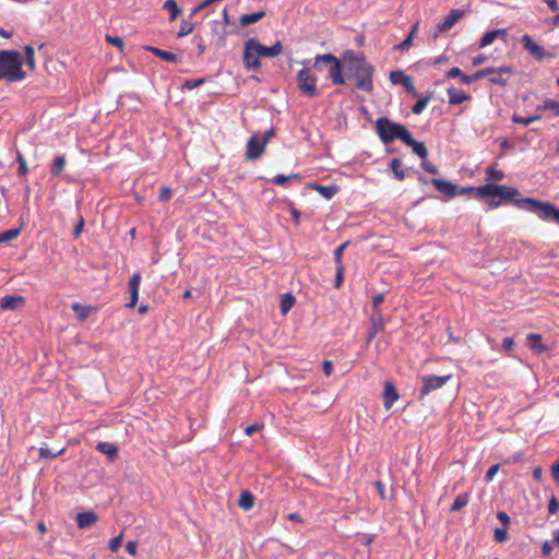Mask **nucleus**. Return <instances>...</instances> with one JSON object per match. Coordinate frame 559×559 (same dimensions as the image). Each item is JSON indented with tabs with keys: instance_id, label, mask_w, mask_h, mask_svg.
<instances>
[{
	"instance_id": "nucleus-1",
	"label": "nucleus",
	"mask_w": 559,
	"mask_h": 559,
	"mask_svg": "<svg viewBox=\"0 0 559 559\" xmlns=\"http://www.w3.org/2000/svg\"><path fill=\"white\" fill-rule=\"evenodd\" d=\"M476 195L480 199L486 198H499V200L492 199L489 202L491 207H498L502 202L513 200L514 205L523 211L531 212L537 215L538 218L554 223L559 226V209L556 207L550 202H543L533 198H518L520 195V191L516 188L495 185V183H486L484 186H479L476 189Z\"/></svg>"
},
{
	"instance_id": "nucleus-2",
	"label": "nucleus",
	"mask_w": 559,
	"mask_h": 559,
	"mask_svg": "<svg viewBox=\"0 0 559 559\" xmlns=\"http://www.w3.org/2000/svg\"><path fill=\"white\" fill-rule=\"evenodd\" d=\"M342 60L348 78L355 79L356 87L368 93L372 92L374 68L367 61L365 55L354 50H345Z\"/></svg>"
},
{
	"instance_id": "nucleus-3",
	"label": "nucleus",
	"mask_w": 559,
	"mask_h": 559,
	"mask_svg": "<svg viewBox=\"0 0 559 559\" xmlns=\"http://www.w3.org/2000/svg\"><path fill=\"white\" fill-rule=\"evenodd\" d=\"M23 58L16 50H0V75L8 82H20L26 72L22 69Z\"/></svg>"
},
{
	"instance_id": "nucleus-4",
	"label": "nucleus",
	"mask_w": 559,
	"mask_h": 559,
	"mask_svg": "<svg viewBox=\"0 0 559 559\" xmlns=\"http://www.w3.org/2000/svg\"><path fill=\"white\" fill-rule=\"evenodd\" d=\"M376 131L383 144H389L395 139L404 142L409 133L404 124L394 122L388 117H380L376 120Z\"/></svg>"
},
{
	"instance_id": "nucleus-5",
	"label": "nucleus",
	"mask_w": 559,
	"mask_h": 559,
	"mask_svg": "<svg viewBox=\"0 0 559 559\" xmlns=\"http://www.w3.org/2000/svg\"><path fill=\"white\" fill-rule=\"evenodd\" d=\"M322 64L328 68V79H330L334 85L345 84L342 61L332 53L317 55L312 67L318 71H322Z\"/></svg>"
},
{
	"instance_id": "nucleus-6",
	"label": "nucleus",
	"mask_w": 559,
	"mask_h": 559,
	"mask_svg": "<svg viewBox=\"0 0 559 559\" xmlns=\"http://www.w3.org/2000/svg\"><path fill=\"white\" fill-rule=\"evenodd\" d=\"M310 60H304L301 63L304 68L297 72L296 82L299 91L302 95L308 97H317L319 96V92L317 88V76L311 74L308 66L310 64Z\"/></svg>"
},
{
	"instance_id": "nucleus-7",
	"label": "nucleus",
	"mask_w": 559,
	"mask_h": 559,
	"mask_svg": "<svg viewBox=\"0 0 559 559\" xmlns=\"http://www.w3.org/2000/svg\"><path fill=\"white\" fill-rule=\"evenodd\" d=\"M481 71L486 72L485 78L488 76V81L490 84L506 86L511 78L514 74L515 70L513 67H488L481 69Z\"/></svg>"
},
{
	"instance_id": "nucleus-8",
	"label": "nucleus",
	"mask_w": 559,
	"mask_h": 559,
	"mask_svg": "<svg viewBox=\"0 0 559 559\" xmlns=\"http://www.w3.org/2000/svg\"><path fill=\"white\" fill-rule=\"evenodd\" d=\"M242 61L247 70L254 72L260 70V56H258V53L255 52L254 38H249L245 43Z\"/></svg>"
},
{
	"instance_id": "nucleus-9",
	"label": "nucleus",
	"mask_w": 559,
	"mask_h": 559,
	"mask_svg": "<svg viewBox=\"0 0 559 559\" xmlns=\"http://www.w3.org/2000/svg\"><path fill=\"white\" fill-rule=\"evenodd\" d=\"M265 141H262L260 139L259 134H252L248 142L246 147V157L249 160H257L259 159L265 152Z\"/></svg>"
},
{
	"instance_id": "nucleus-10",
	"label": "nucleus",
	"mask_w": 559,
	"mask_h": 559,
	"mask_svg": "<svg viewBox=\"0 0 559 559\" xmlns=\"http://www.w3.org/2000/svg\"><path fill=\"white\" fill-rule=\"evenodd\" d=\"M450 379H451V374H448V376H424L421 378L423 386L419 391L420 396L427 395L431 391L442 388Z\"/></svg>"
},
{
	"instance_id": "nucleus-11",
	"label": "nucleus",
	"mask_w": 559,
	"mask_h": 559,
	"mask_svg": "<svg viewBox=\"0 0 559 559\" xmlns=\"http://www.w3.org/2000/svg\"><path fill=\"white\" fill-rule=\"evenodd\" d=\"M521 43L523 48L537 60L551 57V55L547 53L544 47L535 43L528 34L522 36Z\"/></svg>"
},
{
	"instance_id": "nucleus-12",
	"label": "nucleus",
	"mask_w": 559,
	"mask_h": 559,
	"mask_svg": "<svg viewBox=\"0 0 559 559\" xmlns=\"http://www.w3.org/2000/svg\"><path fill=\"white\" fill-rule=\"evenodd\" d=\"M390 80L393 84L402 85L407 93L413 96H418V93L414 86L413 80L409 75L405 74L402 70L391 71Z\"/></svg>"
},
{
	"instance_id": "nucleus-13",
	"label": "nucleus",
	"mask_w": 559,
	"mask_h": 559,
	"mask_svg": "<svg viewBox=\"0 0 559 559\" xmlns=\"http://www.w3.org/2000/svg\"><path fill=\"white\" fill-rule=\"evenodd\" d=\"M485 73L486 72L481 71V69H480V70L476 71L474 74L467 75V74H464L460 68L453 67L447 72V78L448 79L460 78V80L463 84L469 85L473 82L485 78Z\"/></svg>"
},
{
	"instance_id": "nucleus-14",
	"label": "nucleus",
	"mask_w": 559,
	"mask_h": 559,
	"mask_svg": "<svg viewBox=\"0 0 559 559\" xmlns=\"http://www.w3.org/2000/svg\"><path fill=\"white\" fill-rule=\"evenodd\" d=\"M141 278L142 277L140 273H134L129 278L128 287L130 293V301L126 304L127 308H134L138 302Z\"/></svg>"
},
{
	"instance_id": "nucleus-15",
	"label": "nucleus",
	"mask_w": 559,
	"mask_h": 559,
	"mask_svg": "<svg viewBox=\"0 0 559 559\" xmlns=\"http://www.w3.org/2000/svg\"><path fill=\"white\" fill-rule=\"evenodd\" d=\"M384 330V320L382 312H374L370 314V329L367 336V343H370L378 333Z\"/></svg>"
},
{
	"instance_id": "nucleus-16",
	"label": "nucleus",
	"mask_w": 559,
	"mask_h": 559,
	"mask_svg": "<svg viewBox=\"0 0 559 559\" xmlns=\"http://www.w3.org/2000/svg\"><path fill=\"white\" fill-rule=\"evenodd\" d=\"M464 12L460 9H452L442 22L437 25L438 33L448 32L463 17Z\"/></svg>"
},
{
	"instance_id": "nucleus-17",
	"label": "nucleus",
	"mask_w": 559,
	"mask_h": 559,
	"mask_svg": "<svg viewBox=\"0 0 559 559\" xmlns=\"http://www.w3.org/2000/svg\"><path fill=\"white\" fill-rule=\"evenodd\" d=\"M430 182L433 185V187L439 192H441L442 194H444L449 199H452V198H454L455 195L459 194L457 186L452 183V182H450V181H447V180H443V179L433 178V179L430 180Z\"/></svg>"
},
{
	"instance_id": "nucleus-18",
	"label": "nucleus",
	"mask_w": 559,
	"mask_h": 559,
	"mask_svg": "<svg viewBox=\"0 0 559 559\" xmlns=\"http://www.w3.org/2000/svg\"><path fill=\"white\" fill-rule=\"evenodd\" d=\"M254 47H255V52L258 53V56H260V58L261 57H270V58L276 57L282 52V49H283L282 43L280 40H277L274 45L266 47V46H263L262 44H260L259 40L255 38H254Z\"/></svg>"
},
{
	"instance_id": "nucleus-19",
	"label": "nucleus",
	"mask_w": 559,
	"mask_h": 559,
	"mask_svg": "<svg viewBox=\"0 0 559 559\" xmlns=\"http://www.w3.org/2000/svg\"><path fill=\"white\" fill-rule=\"evenodd\" d=\"M498 38H501L503 41H507L508 33H507L506 28H498V29H493V31L485 33L479 40V48L489 46Z\"/></svg>"
},
{
	"instance_id": "nucleus-20",
	"label": "nucleus",
	"mask_w": 559,
	"mask_h": 559,
	"mask_svg": "<svg viewBox=\"0 0 559 559\" xmlns=\"http://www.w3.org/2000/svg\"><path fill=\"white\" fill-rule=\"evenodd\" d=\"M405 145L412 147L413 153L416 154L420 159H427L428 150L424 142L416 141L412 133L409 132L405 141L403 142Z\"/></svg>"
},
{
	"instance_id": "nucleus-21",
	"label": "nucleus",
	"mask_w": 559,
	"mask_h": 559,
	"mask_svg": "<svg viewBox=\"0 0 559 559\" xmlns=\"http://www.w3.org/2000/svg\"><path fill=\"white\" fill-rule=\"evenodd\" d=\"M399 397L400 395L393 383L389 381L384 382L383 406L386 409H390L393 406V404L399 400Z\"/></svg>"
},
{
	"instance_id": "nucleus-22",
	"label": "nucleus",
	"mask_w": 559,
	"mask_h": 559,
	"mask_svg": "<svg viewBox=\"0 0 559 559\" xmlns=\"http://www.w3.org/2000/svg\"><path fill=\"white\" fill-rule=\"evenodd\" d=\"M25 300L22 296L7 295L0 300L2 310H15L24 305Z\"/></svg>"
},
{
	"instance_id": "nucleus-23",
	"label": "nucleus",
	"mask_w": 559,
	"mask_h": 559,
	"mask_svg": "<svg viewBox=\"0 0 559 559\" xmlns=\"http://www.w3.org/2000/svg\"><path fill=\"white\" fill-rule=\"evenodd\" d=\"M146 50L150 51L151 53H153L155 57H158L162 60L167 61V62L177 63L181 60L180 56H178L174 52H170V51L163 50V49L154 47V46L146 47Z\"/></svg>"
},
{
	"instance_id": "nucleus-24",
	"label": "nucleus",
	"mask_w": 559,
	"mask_h": 559,
	"mask_svg": "<svg viewBox=\"0 0 559 559\" xmlns=\"http://www.w3.org/2000/svg\"><path fill=\"white\" fill-rule=\"evenodd\" d=\"M309 188L319 192L325 200H331L340 191V188L335 185L321 186L318 183H311L309 185Z\"/></svg>"
},
{
	"instance_id": "nucleus-25",
	"label": "nucleus",
	"mask_w": 559,
	"mask_h": 559,
	"mask_svg": "<svg viewBox=\"0 0 559 559\" xmlns=\"http://www.w3.org/2000/svg\"><path fill=\"white\" fill-rule=\"evenodd\" d=\"M97 520V514L93 511L82 512L76 515V524L80 528L91 527Z\"/></svg>"
},
{
	"instance_id": "nucleus-26",
	"label": "nucleus",
	"mask_w": 559,
	"mask_h": 559,
	"mask_svg": "<svg viewBox=\"0 0 559 559\" xmlns=\"http://www.w3.org/2000/svg\"><path fill=\"white\" fill-rule=\"evenodd\" d=\"M447 92L450 105H460L463 102L471 99L468 94L456 87H449Z\"/></svg>"
},
{
	"instance_id": "nucleus-27",
	"label": "nucleus",
	"mask_w": 559,
	"mask_h": 559,
	"mask_svg": "<svg viewBox=\"0 0 559 559\" xmlns=\"http://www.w3.org/2000/svg\"><path fill=\"white\" fill-rule=\"evenodd\" d=\"M96 450L106 454L110 461H114L118 456V447L111 442L100 441L97 443Z\"/></svg>"
},
{
	"instance_id": "nucleus-28",
	"label": "nucleus",
	"mask_w": 559,
	"mask_h": 559,
	"mask_svg": "<svg viewBox=\"0 0 559 559\" xmlns=\"http://www.w3.org/2000/svg\"><path fill=\"white\" fill-rule=\"evenodd\" d=\"M527 345L528 347L540 354L547 350V347L542 343V335L536 333H531L527 335Z\"/></svg>"
},
{
	"instance_id": "nucleus-29",
	"label": "nucleus",
	"mask_w": 559,
	"mask_h": 559,
	"mask_svg": "<svg viewBox=\"0 0 559 559\" xmlns=\"http://www.w3.org/2000/svg\"><path fill=\"white\" fill-rule=\"evenodd\" d=\"M72 311L75 313L79 321H85L91 314L93 308L90 306H83L79 302H74L71 306Z\"/></svg>"
},
{
	"instance_id": "nucleus-30",
	"label": "nucleus",
	"mask_w": 559,
	"mask_h": 559,
	"mask_svg": "<svg viewBox=\"0 0 559 559\" xmlns=\"http://www.w3.org/2000/svg\"><path fill=\"white\" fill-rule=\"evenodd\" d=\"M254 504V497L249 490H242L238 500V506L245 510L248 511L252 509Z\"/></svg>"
},
{
	"instance_id": "nucleus-31",
	"label": "nucleus",
	"mask_w": 559,
	"mask_h": 559,
	"mask_svg": "<svg viewBox=\"0 0 559 559\" xmlns=\"http://www.w3.org/2000/svg\"><path fill=\"white\" fill-rule=\"evenodd\" d=\"M265 15L264 11H258L251 14H243L241 15L239 22L242 27H246L250 24L257 23Z\"/></svg>"
},
{
	"instance_id": "nucleus-32",
	"label": "nucleus",
	"mask_w": 559,
	"mask_h": 559,
	"mask_svg": "<svg viewBox=\"0 0 559 559\" xmlns=\"http://www.w3.org/2000/svg\"><path fill=\"white\" fill-rule=\"evenodd\" d=\"M403 163L400 158H393L390 163V168L394 175V177L402 181L406 177V171L402 169Z\"/></svg>"
},
{
	"instance_id": "nucleus-33",
	"label": "nucleus",
	"mask_w": 559,
	"mask_h": 559,
	"mask_svg": "<svg viewBox=\"0 0 559 559\" xmlns=\"http://www.w3.org/2000/svg\"><path fill=\"white\" fill-rule=\"evenodd\" d=\"M432 98V93H427L425 96L419 98L412 107V111L415 115H420L425 108L427 107L428 103Z\"/></svg>"
},
{
	"instance_id": "nucleus-34",
	"label": "nucleus",
	"mask_w": 559,
	"mask_h": 559,
	"mask_svg": "<svg viewBox=\"0 0 559 559\" xmlns=\"http://www.w3.org/2000/svg\"><path fill=\"white\" fill-rule=\"evenodd\" d=\"M468 501H469V493L468 492L460 493L454 499V502L452 503V506L450 508V511L451 512L460 511L461 509H463L464 507L467 506Z\"/></svg>"
},
{
	"instance_id": "nucleus-35",
	"label": "nucleus",
	"mask_w": 559,
	"mask_h": 559,
	"mask_svg": "<svg viewBox=\"0 0 559 559\" xmlns=\"http://www.w3.org/2000/svg\"><path fill=\"white\" fill-rule=\"evenodd\" d=\"M538 109L551 111L555 116H559V102L552 98H546Z\"/></svg>"
},
{
	"instance_id": "nucleus-36",
	"label": "nucleus",
	"mask_w": 559,
	"mask_h": 559,
	"mask_svg": "<svg viewBox=\"0 0 559 559\" xmlns=\"http://www.w3.org/2000/svg\"><path fill=\"white\" fill-rule=\"evenodd\" d=\"M163 8L169 11L170 21L176 20L177 16L181 13L180 8L175 0H166L163 4Z\"/></svg>"
},
{
	"instance_id": "nucleus-37",
	"label": "nucleus",
	"mask_w": 559,
	"mask_h": 559,
	"mask_svg": "<svg viewBox=\"0 0 559 559\" xmlns=\"http://www.w3.org/2000/svg\"><path fill=\"white\" fill-rule=\"evenodd\" d=\"M66 166V158L64 156H56L53 159V163L50 167V174L51 176H59L60 173L63 170Z\"/></svg>"
},
{
	"instance_id": "nucleus-38",
	"label": "nucleus",
	"mask_w": 559,
	"mask_h": 559,
	"mask_svg": "<svg viewBox=\"0 0 559 559\" xmlns=\"http://www.w3.org/2000/svg\"><path fill=\"white\" fill-rule=\"evenodd\" d=\"M191 19H188V20H182L181 23H180V28L177 33V37L178 38H181V37H185L189 34H191L194 29V23H192L190 21Z\"/></svg>"
},
{
	"instance_id": "nucleus-39",
	"label": "nucleus",
	"mask_w": 559,
	"mask_h": 559,
	"mask_svg": "<svg viewBox=\"0 0 559 559\" xmlns=\"http://www.w3.org/2000/svg\"><path fill=\"white\" fill-rule=\"evenodd\" d=\"M295 304V297L292 294H285L282 297L281 310L283 313H287Z\"/></svg>"
},
{
	"instance_id": "nucleus-40",
	"label": "nucleus",
	"mask_w": 559,
	"mask_h": 559,
	"mask_svg": "<svg viewBox=\"0 0 559 559\" xmlns=\"http://www.w3.org/2000/svg\"><path fill=\"white\" fill-rule=\"evenodd\" d=\"M539 119H540V116L522 117V116L516 115V114H514L512 116V121L514 123H519V124H523V126H528L530 123H532L534 121H537Z\"/></svg>"
},
{
	"instance_id": "nucleus-41",
	"label": "nucleus",
	"mask_w": 559,
	"mask_h": 559,
	"mask_svg": "<svg viewBox=\"0 0 559 559\" xmlns=\"http://www.w3.org/2000/svg\"><path fill=\"white\" fill-rule=\"evenodd\" d=\"M486 175H487L488 179L493 180V181H501L504 178V173L500 169L492 167V166H489L486 169Z\"/></svg>"
},
{
	"instance_id": "nucleus-42",
	"label": "nucleus",
	"mask_w": 559,
	"mask_h": 559,
	"mask_svg": "<svg viewBox=\"0 0 559 559\" xmlns=\"http://www.w3.org/2000/svg\"><path fill=\"white\" fill-rule=\"evenodd\" d=\"M348 243H349L348 241H345L342 245H340L337 248H335L333 255H334V261H335L336 266H344L342 258H343V252L347 248Z\"/></svg>"
},
{
	"instance_id": "nucleus-43",
	"label": "nucleus",
	"mask_w": 559,
	"mask_h": 559,
	"mask_svg": "<svg viewBox=\"0 0 559 559\" xmlns=\"http://www.w3.org/2000/svg\"><path fill=\"white\" fill-rule=\"evenodd\" d=\"M21 233L20 228H11L0 234V243L16 238Z\"/></svg>"
},
{
	"instance_id": "nucleus-44",
	"label": "nucleus",
	"mask_w": 559,
	"mask_h": 559,
	"mask_svg": "<svg viewBox=\"0 0 559 559\" xmlns=\"http://www.w3.org/2000/svg\"><path fill=\"white\" fill-rule=\"evenodd\" d=\"M24 49H25V56H26L25 63L31 70H34V68H35V50L32 46H25Z\"/></svg>"
},
{
	"instance_id": "nucleus-45",
	"label": "nucleus",
	"mask_w": 559,
	"mask_h": 559,
	"mask_svg": "<svg viewBox=\"0 0 559 559\" xmlns=\"http://www.w3.org/2000/svg\"><path fill=\"white\" fill-rule=\"evenodd\" d=\"M292 178L299 179V175L298 174H290L289 176H286V175H283V174H278V175H276V176H274L272 178V182L274 185H277V186H283V185H285Z\"/></svg>"
},
{
	"instance_id": "nucleus-46",
	"label": "nucleus",
	"mask_w": 559,
	"mask_h": 559,
	"mask_svg": "<svg viewBox=\"0 0 559 559\" xmlns=\"http://www.w3.org/2000/svg\"><path fill=\"white\" fill-rule=\"evenodd\" d=\"M508 538V527H496L493 531V539L497 543H503Z\"/></svg>"
},
{
	"instance_id": "nucleus-47",
	"label": "nucleus",
	"mask_w": 559,
	"mask_h": 559,
	"mask_svg": "<svg viewBox=\"0 0 559 559\" xmlns=\"http://www.w3.org/2000/svg\"><path fill=\"white\" fill-rule=\"evenodd\" d=\"M62 452H63V450L52 451L47 447H41L39 449V456L41 459H55V457L59 456Z\"/></svg>"
},
{
	"instance_id": "nucleus-48",
	"label": "nucleus",
	"mask_w": 559,
	"mask_h": 559,
	"mask_svg": "<svg viewBox=\"0 0 559 559\" xmlns=\"http://www.w3.org/2000/svg\"><path fill=\"white\" fill-rule=\"evenodd\" d=\"M122 537L123 535L122 533H120L118 536H115L114 538L110 539L108 548L111 552H116L121 547Z\"/></svg>"
},
{
	"instance_id": "nucleus-49",
	"label": "nucleus",
	"mask_w": 559,
	"mask_h": 559,
	"mask_svg": "<svg viewBox=\"0 0 559 559\" xmlns=\"http://www.w3.org/2000/svg\"><path fill=\"white\" fill-rule=\"evenodd\" d=\"M383 300H384V295L382 293L376 294L372 297V310H371V313L381 312L380 305L383 302Z\"/></svg>"
},
{
	"instance_id": "nucleus-50",
	"label": "nucleus",
	"mask_w": 559,
	"mask_h": 559,
	"mask_svg": "<svg viewBox=\"0 0 559 559\" xmlns=\"http://www.w3.org/2000/svg\"><path fill=\"white\" fill-rule=\"evenodd\" d=\"M205 83V79L204 78H200V79H192V80H187L183 85H182V88H187V90H193L202 84Z\"/></svg>"
},
{
	"instance_id": "nucleus-51",
	"label": "nucleus",
	"mask_w": 559,
	"mask_h": 559,
	"mask_svg": "<svg viewBox=\"0 0 559 559\" xmlns=\"http://www.w3.org/2000/svg\"><path fill=\"white\" fill-rule=\"evenodd\" d=\"M16 160L19 163L17 174L25 176L28 173V168H27L26 162L21 153H17Z\"/></svg>"
},
{
	"instance_id": "nucleus-52",
	"label": "nucleus",
	"mask_w": 559,
	"mask_h": 559,
	"mask_svg": "<svg viewBox=\"0 0 559 559\" xmlns=\"http://www.w3.org/2000/svg\"><path fill=\"white\" fill-rule=\"evenodd\" d=\"M105 39L107 43H110L112 44L114 46L118 47L120 50L123 49V39L119 36H111V35H106L105 36Z\"/></svg>"
},
{
	"instance_id": "nucleus-53",
	"label": "nucleus",
	"mask_w": 559,
	"mask_h": 559,
	"mask_svg": "<svg viewBox=\"0 0 559 559\" xmlns=\"http://www.w3.org/2000/svg\"><path fill=\"white\" fill-rule=\"evenodd\" d=\"M343 273H344V266H336L335 282H334L335 288H340L342 286L343 281H344Z\"/></svg>"
},
{
	"instance_id": "nucleus-54",
	"label": "nucleus",
	"mask_w": 559,
	"mask_h": 559,
	"mask_svg": "<svg viewBox=\"0 0 559 559\" xmlns=\"http://www.w3.org/2000/svg\"><path fill=\"white\" fill-rule=\"evenodd\" d=\"M412 44H413V38L407 35V37L402 43L394 46V49L405 51L412 47Z\"/></svg>"
},
{
	"instance_id": "nucleus-55",
	"label": "nucleus",
	"mask_w": 559,
	"mask_h": 559,
	"mask_svg": "<svg viewBox=\"0 0 559 559\" xmlns=\"http://www.w3.org/2000/svg\"><path fill=\"white\" fill-rule=\"evenodd\" d=\"M499 468H500V465H499V464H493V465H491V466L487 469V472H486V474H485V480H486V481H491V480L493 479L495 475L498 473Z\"/></svg>"
},
{
	"instance_id": "nucleus-56",
	"label": "nucleus",
	"mask_w": 559,
	"mask_h": 559,
	"mask_svg": "<svg viewBox=\"0 0 559 559\" xmlns=\"http://www.w3.org/2000/svg\"><path fill=\"white\" fill-rule=\"evenodd\" d=\"M421 167L425 171L431 174V175H437L438 174V168L437 166H435L433 164H431L430 162L426 160V159H421Z\"/></svg>"
},
{
	"instance_id": "nucleus-57",
	"label": "nucleus",
	"mask_w": 559,
	"mask_h": 559,
	"mask_svg": "<svg viewBox=\"0 0 559 559\" xmlns=\"http://www.w3.org/2000/svg\"><path fill=\"white\" fill-rule=\"evenodd\" d=\"M497 519L501 522L502 526L509 527L511 519L504 511H498Z\"/></svg>"
},
{
	"instance_id": "nucleus-58",
	"label": "nucleus",
	"mask_w": 559,
	"mask_h": 559,
	"mask_svg": "<svg viewBox=\"0 0 559 559\" xmlns=\"http://www.w3.org/2000/svg\"><path fill=\"white\" fill-rule=\"evenodd\" d=\"M555 544L551 540H545L542 545V554L544 557H547L551 554Z\"/></svg>"
},
{
	"instance_id": "nucleus-59",
	"label": "nucleus",
	"mask_w": 559,
	"mask_h": 559,
	"mask_svg": "<svg viewBox=\"0 0 559 559\" xmlns=\"http://www.w3.org/2000/svg\"><path fill=\"white\" fill-rule=\"evenodd\" d=\"M136 549H138V542L136 540H130L126 545V550L129 555L135 557L136 556Z\"/></svg>"
},
{
	"instance_id": "nucleus-60",
	"label": "nucleus",
	"mask_w": 559,
	"mask_h": 559,
	"mask_svg": "<svg viewBox=\"0 0 559 559\" xmlns=\"http://www.w3.org/2000/svg\"><path fill=\"white\" fill-rule=\"evenodd\" d=\"M83 227H84V218L81 216L78 224L73 228L72 235L74 238H79L81 236Z\"/></svg>"
},
{
	"instance_id": "nucleus-61",
	"label": "nucleus",
	"mask_w": 559,
	"mask_h": 559,
	"mask_svg": "<svg viewBox=\"0 0 559 559\" xmlns=\"http://www.w3.org/2000/svg\"><path fill=\"white\" fill-rule=\"evenodd\" d=\"M171 197V190L167 187H163L159 191V200L163 202H167Z\"/></svg>"
},
{
	"instance_id": "nucleus-62",
	"label": "nucleus",
	"mask_w": 559,
	"mask_h": 559,
	"mask_svg": "<svg viewBox=\"0 0 559 559\" xmlns=\"http://www.w3.org/2000/svg\"><path fill=\"white\" fill-rule=\"evenodd\" d=\"M559 509V502L556 497H552L548 503V512L555 514Z\"/></svg>"
},
{
	"instance_id": "nucleus-63",
	"label": "nucleus",
	"mask_w": 559,
	"mask_h": 559,
	"mask_svg": "<svg viewBox=\"0 0 559 559\" xmlns=\"http://www.w3.org/2000/svg\"><path fill=\"white\" fill-rule=\"evenodd\" d=\"M275 135V131L273 128H270L269 130H266L263 135L260 138L262 141H265V144L267 145V143L270 142V140Z\"/></svg>"
},
{
	"instance_id": "nucleus-64",
	"label": "nucleus",
	"mask_w": 559,
	"mask_h": 559,
	"mask_svg": "<svg viewBox=\"0 0 559 559\" xmlns=\"http://www.w3.org/2000/svg\"><path fill=\"white\" fill-rule=\"evenodd\" d=\"M551 475L554 479L559 484V462L551 466Z\"/></svg>"
}]
</instances>
